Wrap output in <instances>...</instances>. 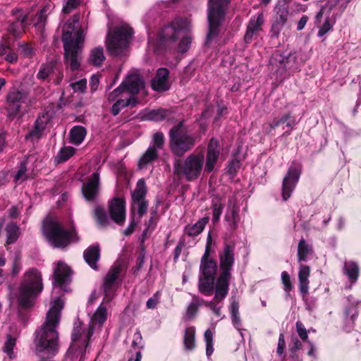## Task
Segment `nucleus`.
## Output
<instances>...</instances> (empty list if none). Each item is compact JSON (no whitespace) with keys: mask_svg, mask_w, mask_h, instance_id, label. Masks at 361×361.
I'll list each match as a JSON object with an SVG mask.
<instances>
[{"mask_svg":"<svg viewBox=\"0 0 361 361\" xmlns=\"http://www.w3.org/2000/svg\"><path fill=\"white\" fill-rule=\"evenodd\" d=\"M78 20L73 19L68 20L64 25L62 30V37L61 40L63 44L66 42H74L75 34L80 30H83L82 27L76 30L75 24Z\"/></svg>","mask_w":361,"mask_h":361,"instance_id":"nucleus-22","label":"nucleus"},{"mask_svg":"<svg viewBox=\"0 0 361 361\" xmlns=\"http://www.w3.org/2000/svg\"><path fill=\"white\" fill-rule=\"evenodd\" d=\"M87 134V130L82 126H75L73 127L69 133L70 142L75 145L81 144Z\"/></svg>","mask_w":361,"mask_h":361,"instance_id":"nucleus-31","label":"nucleus"},{"mask_svg":"<svg viewBox=\"0 0 361 361\" xmlns=\"http://www.w3.org/2000/svg\"><path fill=\"white\" fill-rule=\"evenodd\" d=\"M230 0H208L207 18L208 31L206 36V44H209L216 38L221 32V27L225 20L226 11Z\"/></svg>","mask_w":361,"mask_h":361,"instance_id":"nucleus-5","label":"nucleus"},{"mask_svg":"<svg viewBox=\"0 0 361 361\" xmlns=\"http://www.w3.org/2000/svg\"><path fill=\"white\" fill-rule=\"evenodd\" d=\"M85 34L83 30H80L75 36L74 42H66L63 46V62L66 68L71 72H75L80 69L82 59L83 43Z\"/></svg>","mask_w":361,"mask_h":361,"instance_id":"nucleus-10","label":"nucleus"},{"mask_svg":"<svg viewBox=\"0 0 361 361\" xmlns=\"http://www.w3.org/2000/svg\"><path fill=\"white\" fill-rule=\"evenodd\" d=\"M235 243H225L223 250L219 252V274L216 281L214 299L222 302L228 295L230 281L232 278L231 270L234 265Z\"/></svg>","mask_w":361,"mask_h":361,"instance_id":"nucleus-2","label":"nucleus"},{"mask_svg":"<svg viewBox=\"0 0 361 361\" xmlns=\"http://www.w3.org/2000/svg\"><path fill=\"white\" fill-rule=\"evenodd\" d=\"M283 123L292 130L297 124L295 117L292 115L291 112H287L280 118H274L269 123V127L271 129H275Z\"/></svg>","mask_w":361,"mask_h":361,"instance_id":"nucleus-25","label":"nucleus"},{"mask_svg":"<svg viewBox=\"0 0 361 361\" xmlns=\"http://www.w3.org/2000/svg\"><path fill=\"white\" fill-rule=\"evenodd\" d=\"M126 91L124 84H121L118 87L114 90L111 92L109 93L108 96V100L109 102H114L116 99L118 97H119L123 92Z\"/></svg>","mask_w":361,"mask_h":361,"instance_id":"nucleus-59","label":"nucleus"},{"mask_svg":"<svg viewBox=\"0 0 361 361\" xmlns=\"http://www.w3.org/2000/svg\"><path fill=\"white\" fill-rule=\"evenodd\" d=\"M86 263L93 269H97V262L100 257V248L99 245L88 247L83 253Z\"/></svg>","mask_w":361,"mask_h":361,"instance_id":"nucleus-23","label":"nucleus"},{"mask_svg":"<svg viewBox=\"0 0 361 361\" xmlns=\"http://www.w3.org/2000/svg\"><path fill=\"white\" fill-rule=\"evenodd\" d=\"M225 220L228 222V229L231 233H234L238 228L240 221L239 209L233 206L230 212L225 215Z\"/></svg>","mask_w":361,"mask_h":361,"instance_id":"nucleus-32","label":"nucleus"},{"mask_svg":"<svg viewBox=\"0 0 361 361\" xmlns=\"http://www.w3.org/2000/svg\"><path fill=\"white\" fill-rule=\"evenodd\" d=\"M302 164L297 161H293L288 168L282 182L281 196L283 201H287L295 189L302 173Z\"/></svg>","mask_w":361,"mask_h":361,"instance_id":"nucleus-11","label":"nucleus"},{"mask_svg":"<svg viewBox=\"0 0 361 361\" xmlns=\"http://www.w3.org/2000/svg\"><path fill=\"white\" fill-rule=\"evenodd\" d=\"M71 269L64 262H59L53 272L52 284L64 292L70 291L68 285L71 282Z\"/></svg>","mask_w":361,"mask_h":361,"instance_id":"nucleus-14","label":"nucleus"},{"mask_svg":"<svg viewBox=\"0 0 361 361\" xmlns=\"http://www.w3.org/2000/svg\"><path fill=\"white\" fill-rule=\"evenodd\" d=\"M21 54L25 58H32L34 55V50L28 43H22L19 44Z\"/></svg>","mask_w":361,"mask_h":361,"instance_id":"nucleus-51","label":"nucleus"},{"mask_svg":"<svg viewBox=\"0 0 361 361\" xmlns=\"http://www.w3.org/2000/svg\"><path fill=\"white\" fill-rule=\"evenodd\" d=\"M192 42V37L190 35H185L184 36L179 44L177 46V51L179 53H185L186 52L191 44Z\"/></svg>","mask_w":361,"mask_h":361,"instance_id":"nucleus-49","label":"nucleus"},{"mask_svg":"<svg viewBox=\"0 0 361 361\" xmlns=\"http://www.w3.org/2000/svg\"><path fill=\"white\" fill-rule=\"evenodd\" d=\"M264 23V15L262 13H260L257 15V17L253 16L250 18L247 28L252 30L254 32H256L261 30V27Z\"/></svg>","mask_w":361,"mask_h":361,"instance_id":"nucleus-42","label":"nucleus"},{"mask_svg":"<svg viewBox=\"0 0 361 361\" xmlns=\"http://www.w3.org/2000/svg\"><path fill=\"white\" fill-rule=\"evenodd\" d=\"M185 120L182 119L173 126L169 132V147L172 153L178 157L191 151L197 143V138L188 133Z\"/></svg>","mask_w":361,"mask_h":361,"instance_id":"nucleus-4","label":"nucleus"},{"mask_svg":"<svg viewBox=\"0 0 361 361\" xmlns=\"http://www.w3.org/2000/svg\"><path fill=\"white\" fill-rule=\"evenodd\" d=\"M159 291H157L152 297L148 299L146 306L148 309H154L159 302Z\"/></svg>","mask_w":361,"mask_h":361,"instance_id":"nucleus-63","label":"nucleus"},{"mask_svg":"<svg viewBox=\"0 0 361 361\" xmlns=\"http://www.w3.org/2000/svg\"><path fill=\"white\" fill-rule=\"evenodd\" d=\"M42 230L48 242L56 248H64L72 242L79 240L74 227L66 229L61 223L52 219H47L44 221Z\"/></svg>","mask_w":361,"mask_h":361,"instance_id":"nucleus-3","label":"nucleus"},{"mask_svg":"<svg viewBox=\"0 0 361 361\" xmlns=\"http://www.w3.org/2000/svg\"><path fill=\"white\" fill-rule=\"evenodd\" d=\"M71 86L74 92H84L87 87V80L86 79H81L75 82L72 83Z\"/></svg>","mask_w":361,"mask_h":361,"instance_id":"nucleus-60","label":"nucleus"},{"mask_svg":"<svg viewBox=\"0 0 361 361\" xmlns=\"http://www.w3.org/2000/svg\"><path fill=\"white\" fill-rule=\"evenodd\" d=\"M291 344L289 345V350L290 353H294L298 350L302 349V343L297 337H292Z\"/></svg>","mask_w":361,"mask_h":361,"instance_id":"nucleus-64","label":"nucleus"},{"mask_svg":"<svg viewBox=\"0 0 361 361\" xmlns=\"http://www.w3.org/2000/svg\"><path fill=\"white\" fill-rule=\"evenodd\" d=\"M105 60L104 49L102 47H97L92 49L90 54L89 61L95 66H101Z\"/></svg>","mask_w":361,"mask_h":361,"instance_id":"nucleus-36","label":"nucleus"},{"mask_svg":"<svg viewBox=\"0 0 361 361\" xmlns=\"http://www.w3.org/2000/svg\"><path fill=\"white\" fill-rule=\"evenodd\" d=\"M333 28V25L330 23L329 18L327 17L325 19L324 23L323 25L320 27L317 35L318 37H322L325 34H326L329 31H330Z\"/></svg>","mask_w":361,"mask_h":361,"instance_id":"nucleus-58","label":"nucleus"},{"mask_svg":"<svg viewBox=\"0 0 361 361\" xmlns=\"http://www.w3.org/2000/svg\"><path fill=\"white\" fill-rule=\"evenodd\" d=\"M313 253V247L304 238H301L298 245V260L299 262H306L308 255Z\"/></svg>","mask_w":361,"mask_h":361,"instance_id":"nucleus-33","label":"nucleus"},{"mask_svg":"<svg viewBox=\"0 0 361 361\" xmlns=\"http://www.w3.org/2000/svg\"><path fill=\"white\" fill-rule=\"evenodd\" d=\"M296 330L298 336L304 342L308 343V334L304 324L300 321L296 322Z\"/></svg>","mask_w":361,"mask_h":361,"instance_id":"nucleus-52","label":"nucleus"},{"mask_svg":"<svg viewBox=\"0 0 361 361\" xmlns=\"http://www.w3.org/2000/svg\"><path fill=\"white\" fill-rule=\"evenodd\" d=\"M276 18L288 20L289 7L286 0H279L274 8Z\"/></svg>","mask_w":361,"mask_h":361,"instance_id":"nucleus-40","label":"nucleus"},{"mask_svg":"<svg viewBox=\"0 0 361 361\" xmlns=\"http://www.w3.org/2000/svg\"><path fill=\"white\" fill-rule=\"evenodd\" d=\"M75 153V149L73 147H63L59 152L56 157L58 163H63L68 160Z\"/></svg>","mask_w":361,"mask_h":361,"instance_id":"nucleus-41","label":"nucleus"},{"mask_svg":"<svg viewBox=\"0 0 361 361\" xmlns=\"http://www.w3.org/2000/svg\"><path fill=\"white\" fill-rule=\"evenodd\" d=\"M24 93L18 90L10 91L6 97L5 109L6 110L7 118L13 121L18 116H20L24 101Z\"/></svg>","mask_w":361,"mask_h":361,"instance_id":"nucleus-12","label":"nucleus"},{"mask_svg":"<svg viewBox=\"0 0 361 361\" xmlns=\"http://www.w3.org/2000/svg\"><path fill=\"white\" fill-rule=\"evenodd\" d=\"M133 33V30L127 26L116 27L109 32L106 39L109 54L113 56H123Z\"/></svg>","mask_w":361,"mask_h":361,"instance_id":"nucleus-8","label":"nucleus"},{"mask_svg":"<svg viewBox=\"0 0 361 361\" xmlns=\"http://www.w3.org/2000/svg\"><path fill=\"white\" fill-rule=\"evenodd\" d=\"M240 161L238 159L237 154H233V159L228 162V173L232 176H235L240 169Z\"/></svg>","mask_w":361,"mask_h":361,"instance_id":"nucleus-46","label":"nucleus"},{"mask_svg":"<svg viewBox=\"0 0 361 361\" xmlns=\"http://www.w3.org/2000/svg\"><path fill=\"white\" fill-rule=\"evenodd\" d=\"M285 53L276 52L270 59V63L277 67L276 71L283 74V63L284 62Z\"/></svg>","mask_w":361,"mask_h":361,"instance_id":"nucleus-44","label":"nucleus"},{"mask_svg":"<svg viewBox=\"0 0 361 361\" xmlns=\"http://www.w3.org/2000/svg\"><path fill=\"white\" fill-rule=\"evenodd\" d=\"M49 122V115L47 114H42L41 115L38 116L35 122V124L44 130Z\"/></svg>","mask_w":361,"mask_h":361,"instance_id":"nucleus-54","label":"nucleus"},{"mask_svg":"<svg viewBox=\"0 0 361 361\" xmlns=\"http://www.w3.org/2000/svg\"><path fill=\"white\" fill-rule=\"evenodd\" d=\"M94 217L99 228H105L109 224V219L104 207L97 206L94 209Z\"/></svg>","mask_w":361,"mask_h":361,"instance_id":"nucleus-37","label":"nucleus"},{"mask_svg":"<svg viewBox=\"0 0 361 361\" xmlns=\"http://www.w3.org/2000/svg\"><path fill=\"white\" fill-rule=\"evenodd\" d=\"M158 157L157 149L154 147H149L139 160V166H145L154 161Z\"/></svg>","mask_w":361,"mask_h":361,"instance_id":"nucleus-39","label":"nucleus"},{"mask_svg":"<svg viewBox=\"0 0 361 361\" xmlns=\"http://www.w3.org/2000/svg\"><path fill=\"white\" fill-rule=\"evenodd\" d=\"M171 111L165 109H153L145 115V120L152 121H161L164 119L171 120Z\"/></svg>","mask_w":361,"mask_h":361,"instance_id":"nucleus-30","label":"nucleus"},{"mask_svg":"<svg viewBox=\"0 0 361 361\" xmlns=\"http://www.w3.org/2000/svg\"><path fill=\"white\" fill-rule=\"evenodd\" d=\"M203 154H190L184 160H176L173 164L174 173L184 176L188 181L197 180L201 175L204 165Z\"/></svg>","mask_w":361,"mask_h":361,"instance_id":"nucleus-9","label":"nucleus"},{"mask_svg":"<svg viewBox=\"0 0 361 361\" xmlns=\"http://www.w3.org/2000/svg\"><path fill=\"white\" fill-rule=\"evenodd\" d=\"M209 221V216H204L197 221L195 224L190 226L187 225L185 227L184 231L185 233L191 237H195L197 236L199 234H200L205 226L208 224Z\"/></svg>","mask_w":361,"mask_h":361,"instance_id":"nucleus-26","label":"nucleus"},{"mask_svg":"<svg viewBox=\"0 0 361 361\" xmlns=\"http://www.w3.org/2000/svg\"><path fill=\"white\" fill-rule=\"evenodd\" d=\"M212 221L214 224L217 223L222 214L224 205L220 196L216 195L212 200Z\"/></svg>","mask_w":361,"mask_h":361,"instance_id":"nucleus-35","label":"nucleus"},{"mask_svg":"<svg viewBox=\"0 0 361 361\" xmlns=\"http://www.w3.org/2000/svg\"><path fill=\"white\" fill-rule=\"evenodd\" d=\"M287 20L280 19L275 17V19L272 23L271 30H270V36L272 38H276L279 37L282 28L286 23Z\"/></svg>","mask_w":361,"mask_h":361,"instance_id":"nucleus-43","label":"nucleus"},{"mask_svg":"<svg viewBox=\"0 0 361 361\" xmlns=\"http://www.w3.org/2000/svg\"><path fill=\"white\" fill-rule=\"evenodd\" d=\"M16 338L9 336L4 343L5 352L8 354L10 358H12L11 355L13 353V348L16 345Z\"/></svg>","mask_w":361,"mask_h":361,"instance_id":"nucleus-56","label":"nucleus"},{"mask_svg":"<svg viewBox=\"0 0 361 361\" xmlns=\"http://www.w3.org/2000/svg\"><path fill=\"white\" fill-rule=\"evenodd\" d=\"M27 171V164L26 161H23L20 163V167L18 169V171L15 176V180H24L25 179V175Z\"/></svg>","mask_w":361,"mask_h":361,"instance_id":"nucleus-61","label":"nucleus"},{"mask_svg":"<svg viewBox=\"0 0 361 361\" xmlns=\"http://www.w3.org/2000/svg\"><path fill=\"white\" fill-rule=\"evenodd\" d=\"M12 15L16 19L9 23L7 30L12 35L18 37L25 32L27 26L30 25L28 23V14H23L20 10L16 9L12 11Z\"/></svg>","mask_w":361,"mask_h":361,"instance_id":"nucleus-17","label":"nucleus"},{"mask_svg":"<svg viewBox=\"0 0 361 361\" xmlns=\"http://www.w3.org/2000/svg\"><path fill=\"white\" fill-rule=\"evenodd\" d=\"M126 199L124 197H114L109 202V213L111 219L118 225H123L126 221Z\"/></svg>","mask_w":361,"mask_h":361,"instance_id":"nucleus-15","label":"nucleus"},{"mask_svg":"<svg viewBox=\"0 0 361 361\" xmlns=\"http://www.w3.org/2000/svg\"><path fill=\"white\" fill-rule=\"evenodd\" d=\"M56 69V65L54 61L42 63L37 74V78L39 80L49 81V78L53 76Z\"/></svg>","mask_w":361,"mask_h":361,"instance_id":"nucleus-28","label":"nucleus"},{"mask_svg":"<svg viewBox=\"0 0 361 361\" xmlns=\"http://www.w3.org/2000/svg\"><path fill=\"white\" fill-rule=\"evenodd\" d=\"M220 142L218 139L212 137L209 140L206 151L204 171L207 173L214 171L220 155Z\"/></svg>","mask_w":361,"mask_h":361,"instance_id":"nucleus-16","label":"nucleus"},{"mask_svg":"<svg viewBox=\"0 0 361 361\" xmlns=\"http://www.w3.org/2000/svg\"><path fill=\"white\" fill-rule=\"evenodd\" d=\"M93 329L89 328L87 331L82 328V322L78 321L74 324V327L71 334L72 342L78 341L83 334H85L83 344L85 348L87 347L90 340L93 335Z\"/></svg>","mask_w":361,"mask_h":361,"instance_id":"nucleus-21","label":"nucleus"},{"mask_svg":"<svg viewBox=\"0 0 361 361\" xmlns=\"http://www.w3.org/2000/svg\"><path fill=\"white\" fill-rule=\"evenodd\" d=\"M6 244L14 243L18 238L19 227L13 222L8 223L6 226Z\"/></svg>","mask_w":361,"mask_h":361,"instance_id":"nucleus-38","label":"nucleus"},{"mask_svg":"<svg viewBox=\"0 0 361 361\" xmlns=\"http://www.w3.org/2000/svg\"><path fill=\"white\" fill-rule=\"evenodd\" d=\"M310 276V267L306 264H300L298 271V288L302 298L309 293V277Z\"/></svg>","mask_w":361,"mask_h":361,"instance_id":"nucleus-20","label":"nucleus"},{"mask_svg":"<svg viewBox=\"0 0 361 361\" xmlns=\"http://www.w3.org/2000/svg\"><path fill=\"white\" fill-rule=\"evenodd\" d=\"M217 268L216 261L210 257V255L203 254L200 259L198 290L205 296H210L215 292Z\"/></svg>","mask_w":361,"mask_h":361,"instance_id":"nucleus-7","label":"nucleus"},{"mask_svg":"<svg viewBox=\"0 0 361 361\" xmlns=\"http://www.w3.org/2000/svg\"><path fill=\"white\" fill-rule=\"evenodd\" d=\"M343 274H345L351 283H355L360 275L358 264L354 261H348L344 263Z\"/></svg>","mask_w":361,"mask_h":361,"instance_id":"nucleus-29","label":"nucleus"},{"mask_svg":"<svg viewBox=\"0 0 361 361\" xmlns=\"http://www.w3.org/2000/svg\"><path fill=\"white\" fill-rule=\"evenodd\" d=\"M281 283L286 295L290 296V293L293 289V285L291 281L290 276L286 271H283L281 273Z\"/></svg>","mask_w":361,"mask_h":361,"instance_id":"nucleus-47","label":"nucleus"},{"mask_svg":"<svg viewBox=\"0 0 361 361\" xmlns=\"http://www.w3.org/2000/svg\"><path fill=\"white\" fill-rule=\"evenodd\" d=\"M169 75V71L166 68H158L151 80L152 89L158 92L168 91L171 88Z\"/></svg>","mask_w":361,"mask_h":361,"instance_id":"nucleus-18","label":"nucleus"},{"mask_svg":"<svg viewBox=\"0 0 361 361\" xmlns=\"http://www.w3.org/2000/svg\"><path fill=\"white\" fill-rule=\"evenodd\" d=\"M39 15H40V12L39 11L38 13H36V15H35L34 16L30 18V20H28V23H30V24L32 23L35 27H36L39 29H42V28H44V27L45 25L47 18H46V16H42V17L43 19H42V21H41V20H39V18H38V16H39Z\"/></svg>","mask_w":361,"mask_h":361,"instance_id":"nucleus-50","label":"nucleus"},{"mask_svg":"<svg viewBox=\"0 0 361 361\" xmlns=\"http://www.w3.org/2000/svg\"><path fill=\"white\" fill-rule=\"evenodd\" d=\"M153 144L156 149H161L164 144V135L161 132H157L153 136Z\"/></svg>","mask_w":361,"mask_h":361,"instance_id":"nucleus-55","label":"nucleus"},{"mask_svg":"<svg viewBox=\"0 0 361 361\" xmlns=\"http://www.w3.org/2000/svg\"><path fill=\"white\" fill-rule=\"evenodd\" d=\"M199 307L196 303L192 300L191 303L188 306L187 310H186V316L188 319H192L195 318L196 314L198 312Z\"/></svg>","mask_w":361,"mask_h":361,"instance_id":"nucleus-57","label":"nucleus"},{"mask_svg":"<svg viewBox=\"0 0 361 361\" xmlns=\"http://www.w3.org/2000/svg\"><path fill=\"white\" fill-rule=\"evenodd\" d=\"M99 174L94 172L87 182L82 185V194L86 201L94 202L96 200L99 194Z\"/></svg>","mask_w":361,"mask_h":361,"instance_id":"nucleus-19","label":"nucleus"},{"mask_svg":"<svg viewBox=\"0 0 361 361\" xmlns=\"http://www.w3.org/2000/svg\"><path fill=\"white\" fill-rule=\"evenodd\" d=\"M122 271V265L120 263H116L111 267L103 282V290L104 297V302H110L115 295L116 288L114 284L118 279Z\"/></svg>","mask_w":361,"mask_h":361,"instance_id":"nucleus-13","label":"nucleus"},{"mask_svg":"<svg viewBox=\"0 0 361 361\" xmlns=\"http://www.w3.org/2000/svg\"><path fill=\"white\" fill-rule=\"evenodd\" d=\"M44 288L42 275L37 268H30L23 274L18 286L17 303L19 310H27L34 306L36 298Z\"/></svg>","mask_w":361,"mask_h":361,"instance_id":"nucleus-1","label":"nucleus"},{"mask_svg":"<svg viewBox=\"0 0 361 361\" xmlns=\"http://www.w3.org/2000/svg\"><path fill=\"white\" fill-rule=\"evenodd\" d=\"M297 56L295 54L289 52L285 53L284 62L283 63V73H284L288 69L293 67V64L296 62Z\"/></svg>","mask_w":361,"mask_h":361,"instance_id":"nucleus-48","label":"nucleus"},{"mask_svg":"<svg viewBox=\"0 0 361 361\" xmlns=\"http://www.w3.org/2000/svg\"><path fill=\"white\" fill-rule=\"evenodd\" d=\"M189 25V21L183 18L174 19L164 25L157 34L156 48L159 50L175 48L180 32L188 30Z\"/></svg>","mask_w":361,"mask_h":361,"instance_id":"nucleus-6","label":"nucleus"},{"mask_svg":"<svg viewBox=\"0 0 361 361\" xmlns=\"http://www.w3.org/2000/svg\"><path fill=\"white\" fill-rule=\"evenodd\" d=\"M132 346L133 348H142V336L139 329H136V331L133 334V339L132 341Z\"/></svg>","mask_w":361,"mask_h":361,"instance_id":"nucleus-62","label":"nucleus"},{"mask_svg":"<svg viewBox=\"0 0 361 361\" xmlns=\"http://www.w3.org/2000/svg\"><path fill=\"white\" fill-rule=\"evenodd\" d=\"M126 91L132 94H137L141 89L144 88L145 82L138 75H131L127 80L123 81Z\"/></svg>","mask_w":361,"mask_h":361,"instance_id":"nucleus-24","label":"nucleus"},{"mask_svg":"<svg viewBox=\"0 0 361 361\" xmlns=\"http://www.w3.org/2000/svg\"><path fill=\"white\" fill-rule=\"evenodd\" d=\"M145 255L146 249L144 245V241H142L140 244V250L137 257L136 265L133 269L134 274H136L137 272H139V271L142 267V265L145 262Z\"/></svg>","mask_w":361,"mask_h":361,"instance_id":"nucleus-45","label":"nucleus"},{"mask_svg":"<svg viewBox=\"0 0 361 361\" xmlns=\"http://www.w3.org/2000/svg\"><path fill=\"white\" fill-rule=\"evenodd\" d=\"M147 188L144 178H140L136 183L135 190L132 192V209L137 201L145 200Z\"/></svg>","mask_w":361,"mask_h":361,"instance_id":"nucleus-27","label":"nucleus"},{"mask_svg":"<svg viewBox=\"0 0 361 361\" xmlns=\"http://www.w3.org/2000/svg\"><path fill=\"white\" fill-rule=\"evenodd\" d=\"M183 344L187 350H192L195 348V328L189 326L185 329L183 336Z\"/></svg>","mask_w":361,"mask_h":361,"instance_id":"nucleus-34","label":"nucleus"},{"mask_svg":"<svg viewBox=\"0 0 361 361\" xmlns=\"http://www.w3.org/2000/svg\"><path fill=\"white\" fill-rule=\"evenodd\" d=\"M66 4L63 6L62 11L63 13L68 14L73 9L80 5V0H66Z\"/></svg>","mask_w":361,"mask_h":361,"instance_id":"nucleus-53","label":"nucleus"}]
</instances>
